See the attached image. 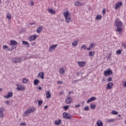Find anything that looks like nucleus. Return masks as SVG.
Masks as SVG:
<instances>
[{"instance_id":"obj_1","label":"nucleus","mask_w":126,"mask_h":126,"mask_svg":"<svg viewBox=\"0 0 126 126\" xmlns=\"http://www.w3.org/2000/svg\"><path fill=\"white\" fill-rule=\"evenodd\" d=\"M36 111V108L32 107L28 108L24 112L25 117H28L31 114Z\"/></svg>"},{"instance_id":"obj_2","label":"nucleus","mask_w":126,"mask_h":126,"mask_svg":"<svg viewBox=\"0 0 126 126\" xmlns=\"http://www.w3.org/2000/svg\"><path fill=\"white\" fill-rule=\"evenodd\" d=\"M63 15L65 17L66 22H67V23H69V22H70V21H71L69 12H65L63 13Z\"/></svg>"},{"instance_id":"obj_3","label":"nucleus","mask_w":126,"mask_h":126,"mask_svg":"<svg viewBox=\"0 0 126 126\" xmlns=\"http://www.w3.org/2000/svg\"><path fill=\"white\" fill-rule=\"evenodd\" d=\"M123 23L119 18H116L114 22V26L117 28L122 27L123 26Z\"/></svg>"},{"instance_id":"obj_4","label":"nucleus","mask_w":126,"mask_h":126,"mask_svg":"<svg viewBox=\"0 0 126 126\" xmlns=\"http://www.w3.org/2000/svg\"><path fill=\"white\" fill-rule=\"evenodd\" d=\"M17 41L14 40H11L10 41V46L12 47L11 50H14V49H16V47L14 46H17Z\"/></svg>"},{"instance_id":"obj_5","label":"nucleus","mask_w":126,"mask_h":126,"mask_svg":"<svg viewBox=\"0 0 126 126\" xmlns=\"http://www.w3.org/2000/svg\"><path fill=\"white\" fill-rule=\"evenodd\" d=\"M17 88L16 89L18 90V91H23V90H25V87L22 85L21 84H17L16 85Z\"/></svg>"},{"instance_id":"obj_6","label":"nucleus","mask_w":126,"mask_h":126,"mask_svg":"<svg viewBox=\"0 0 126 126\" xmlns=\"http://www.w3.org/2000/svg\"><path fill=\"white\" fill-rule=\"evenodd\" d=\"M63 118L66 120H70L71 119V115L68 114L67 113L64 112L63 113Z\"/></svg>"},{"instance_id":"obj_7","label":"nucleus","mask_w":126,"mask_h":126,"mask_svg":"<svg viewBox=\"0 0 126 126\" xmlns=\"http://www.w3.org/2000/svg\"><path fill=\"white\" fill-rule=\"evenodd\" d=\"M65 103L67 104H70V103H72V99L70 97V96H67V98L65 99Z\"/></svg>"},{"instance_id":"obj_8","label":"nucleus","mask_w":126,"mask_h":126,"mask_svg":"<svg viewBox=\"0 0 126 126\" xmlns=\"http://www.w3.org/2000/svg\"><path fill=\"white\" fill-rule=\"evenodd\" d=\"M4 107H1L0 109V118L2 119V118L4 117V114H3V112H4Z\"/></svg>"},{"instance_id":"obj_9","label":"nucleus","mask_w":126,"mask_h":126,"mask_svg":"<svg viewBox=\"0 0 126 126\" xmlns=\"http://www.w3.org/2000/svg\"><path fill=\"white\" fill-rule=\"evenodd\" d=\"M38 37V35L36 34H35L34 35H32L30 37H29L28 40L30 41V42H32V41H34L35 39H37V37Z\"/></svg>"},{"instance_id":"obj_10","label":"nucleus","mask_w":126,"mask_h":126,"mask_svg":"<svg viewBox=\"0 0 126 126\" xmlns=\"http://www.w3.org/2000/svg\"><path fill=\"white\" fill-rule=\"evenodd\" d=\"M113 73V71L111 69H109L107 71H105L104 72V74L105 76H108V75H110V74H112Z\"/></svg>"},{"instance_id":"obj_11","label":"nucleus","mask_w":126,"mask_h":126,"mask_svg":"<svg viewBox=\"0 0 126 126\" xmlns=\"http://www.w3.org/2000/svg\"><path fill=\"white\" fill-rule=\"evenodd\" d=\"M77 63L80 67H83V66H85V65L86 64V63L85 62H77Z\"/></svg>"},{"instance_id":"obj_12","label":"nucleus","mask_w":126,"mask_h":126,"mask_svg":"<svg viewBox=\"0 0 126 126\" xmlns=\"http://www.w3.org/2000/svg\"><path fill=\"white\" fill-rule=\"evenodd\" d=\"M115 5L116 6L115 7V9H116V10H117L118 8H120V7H121V6L123 5V2H117Z\"/></svg>"},{"instance_id":"obj_13","label":"nucleus","mask_w":126,"mask_h":126,"mask_svg":"<svg viewBox=\"0 0 126 126\" xmlns=\"http://www.w3.org/2000/svg\"><path fill=\"white\" fill-rule=\"evenodd\" d=\"M20 62H21V59L19 58H16L12 61L13 63H20Z\"/></svg>"},{"instance_id":"obj_14","label":"nucleus","mask_w":126,"mask_h":126,"mask_svg":"<svg viewBox=\"0 0 126 126\" xmlns=\"http://www.w3.org/2000/svg\"><path fill=\"white\" fill-rule=\"evenodd\" d=\"M57 47H58V44L52 45L49 48V51H50V52H52V51L55 50V49H56Z\"/></svg>"},{"instance_id":"obj_15","label":"nucleus","mask_w":126,"mask_h":126,"mask_svg":"<svg viewBox=\"0 0 126 126\" xmlns=\"http://www.w3.org/2000/svg\"><path fill=\"white\" fill-rule=\"evenodd\" d=\"M83 3L80 2L79 1H77L74 3V5L75 6H82Z\"/></svg>"},{"instance_id":"obj_16","label":"nucleus","mask_w":126,"mask_h":126,"mask_svg":"<svg viewBox=\"0 0 126 126\" xmlns=\"http://www.w3.org/2000/svg\"><path fill=\"white\" fill-rule=\"evenodd\" d=\"M13 96V93L12 92L8 93L7 95H4V98H10V97H12Z\"/></svg>"},{"instance_id":"obj_17","label":"nucleus","mask_w":126,"mask_h":126,"mask_svg":"<svg viewBox=\"0 0 126 126\" xmlns=\"http://www.w3.org/2000/svg\"><path fill=\"white\" fill-rule=\"evenodd\" d=\"M113 85H114L113 83H108L107 85L106 89H112V88H113Z\"/></svg>"},{"instance_id":"obj_18","label":"nucleus","mask_w":126,"mask_h":126,"mask_svg":"<svg viewBox=\"0 0 126 126\" xmlns=\"http://www.w3.org/2000/svg\"><path fill=\"white\" fill-rule=\"evenodd\" d=\"M116 31H117L120 35H122V33L123 32V28L121 27H118L116 29Z\"/></svg>"},{"instance_id":"obj_19","label":"nucleus","mask_w":126,"mask_h":126,"mask_svg":"<svg viewBox=\"0 0 126 126\" xmlns=\"http://www.w3.org/2000/svg\"><path fill=\"white\" fill-rule=\"evenodd\" d=\"M42 30H43V27H42V26H40L37 29L36 32H37L38 33V34H39V33H40L41 31H42Z\"/></svg>"},{"instance_id":"obj_20","label":"nucleus","mask_w":126,"mask_h":126,"mask_svg":"<svg viewBox=\"0 0 126 126\" xmlns=\"http://www.w3.org/2000/svg\"><path fill=\"white\" fill-rule=\"evenodd\" d=\"M38 78H41V79H44V72H41L38 74Z\"/></svg>"},{"instance_id":"obj_21","label":"nucleus","mask_w":126,"mask_h":126,"mask_svg":"<svg viewBox=\"0 0 126 126\" xmlns=\"http://www.w3.org/2000/svg\"><path fill=\"white\" fill-rule=\"evenodd\" d=\"M22 42V44L26 45L27 48H29V47H30V44H29V43H28L27 41L23 40Z\"/></svg>"},{"instance_id":"obj_22","label":"nucleus","mask_w":126,"mask_h":126,"mask_svg":"<svg viewBox=\"0 0 126 126\" xmlns=\"http://www.w3.org/2000/svg\"><path fill=\"white\" fill-rule=\"evenodd\" d=\"M59 72L61 74H64V73H65V70H64V68L62 67L59 69Z\"/></svg>"},{"instance_id":"obj_23","label":"nucleus","mask_w":126,"mask_h":126,"mask_svg":"<svg viewBox=\"0 0 126 126\" xmlns=\"http://www.w3.org/2000/svg\"><path fill=\"white\" fill-rule=\"evenodd\" d=\"M62 123V120L61 119L57 120V121H55L54 122V125H55V126H59V125H61Z\"/></svg>"},{"instance_id":"obj_24","label":"nucleus","mask_w":126,"mask_h":126,"mask_svg":"<svg viewBox=\"0 0 126 126\" xmlns=\"http://www.w3.org/2000/svg\"><path fill=\"white\" fill-rule=\"evenodd\" d=\"M46 98L47 99H49V98H51V92H50V91H48V92H47L46 94Z\"/></svg>"},{"instance_id":"obj_25","label":"nucleus","mask_w":126,"mask_h":126,"mask_svg":"<svg viewBox=\"0 0 126 126\" xmlns=\"http://www.w3.org/2000/svg\"><path fill=\"white\" fill-rule=\"evenodd\" d=\"M40 83V81L38 79H35L33 82L34 85H38Z\"/></svg>"},{"instance_id":"obj_26","label":"nucleus","mask_w":126,"mask_h":126,"mask_svg":"<svg viewBox=\"0 0 126 126\" xmlns=\"http://www.w3.org/2000/svg\"><path fill=\"white\" fill-rule=\"evenodd\" d=\"M95 55V52L94 51H91L89 53V57H93Z\"/></svg>"},{"instance_id":"obj_27","label":"nucleus","mask_w":126,"mask_h":126,"mask_svg":"<svg viewBox=\"0 0 126 126\" xmlns=\"http://www.w3.org/2000/svg\"><path fill=\"white\" fill-rule=\"evenodd\" d=\"M29 80L27 78H23L22 83L24 84H26L27 82H28Z\"/></svg>"},{"instance_id":"obj_28","label":"nucleus","mask_w":126,"mask_h":126,"mask_svg":"<svg viewBox=\"0 0 126 126\" xmlns=\"http://www.w3.org/2000/svg\"><path fill=\"white\" fill-rule=\"evenodd\" d=\"M6 18L8 20H10L11 19V14L10 13H7Z\"/></svg>"},{"instance_id":"obj_29","label":"nucleus","mask_w":126,"mask_h":126,"mask_svg":"<svg viewBox=\"0 0 126 126\" xmlns=\"http://www.w3.org/2000/svg\"><path fill=\"white\" fill-rule=\"evenodd\" d=\"M77 42H78V40H77V41H75L72 42V45L74 47H75L76 46H77Z\"/></svg>"},{"instance_id":"obj_30","label":"nucleus","mask_w":126,"mask_h":126,"mask_svg":"<svg viewBox=\"0 0 126 126\" xmlns=\"http://www.w3.org/2000/svg\"><path fill=\"white\" fill-rule=\"evenodd\" d=\"M111 114H112V115H117L118 114H119V112L116 110H113L111 112Z\"/></svg>"},{"instance_id":"obj_31","label":"nucleus","mask_w":126,"mask_h":126,"mask_svg":"<svg viewBox=\"0 0 126 126\" xmlns=\"http://www.w3.org/2000/svg\"><path fill=\"white\" fill-rule=\"evenodd\" d=\"M96 20H99L100 19H102V16L101 15H97L96 17Z\"/></svg>"},{"instance_id":"obj_32","label":"nucleus","mask_w":126,"mask_h":126,"mask_svg":"<svg viewBox=\"0 0 126 126\" xmlns=\"http://www.w3.org/2000/svg\"><path fill=\"white\" fill-rule=\"evenodd\" d=\"M107 123H113V122H115V119H107Z\"/></svg>"},{"instance_id":"obj_33","label":"nucleus","mask_w":126,"mask_h":126,"mask_svg":"<svg viewBox=\"0 0 126 126\" xmlns=\"http://www.w3.org/2000/svg\"><path fill=\"white\" fill-rule=\"evenodd\" d=\"M38 106H39L40 107L41 106V105H42V104H43V100H38Z\"/></svg>"},{"instance_id":"obj_34","label":"nucleus","mask_w":126,"mask_h":126,"mask_svg":"<svg viewBox=\"0 0 126 126\" xmlns=\"http://www.w3.org/2000/svg\"><path fill=\"white\" fill-rule=\"evenodd\" d=\"M80 79H78V80H74L72 82V83L73 84H75V83H77V82H79V81H80Z\"/></svg>"},{"instance_id":"obj_35","label":"nucleus","mask_w":126,"mask_h":126,"mask_svg":"<svg viewBox=\"0 0 126 126\" xmlns=\"http://www.w3.org/2000/svg\"><path fill=\"white\" fill-rule=\"evenodd\" d=\"M91 109H92V110H94L95 108H96V106L94 104H92L90 105Z\"/></svg>"},{"instance_id":"obj_36","label":"nucleus","mask_w":126,"mask_h":126,"mask_svg":"<svg viewBox=\"0 0 126 126\" xmlns=\"http://www.w3.org/2000/svg\"><path fill=\"white\" fill-rule=\"evenodd\" d=\"M49 12H50V13L51 14H55V11L54 10H53V9H50L49 10Z\"/></svg>"},{"instance_id":"obj_37","label":"nucleus","mask_w":126,"mask_h":126,"mask_svg":"<svg viewBox=\"0 0 126 126\" xmlns=\"http://www.w3.org/2000/svg\"><path fill=\"white\" fill-rule=\"evenodd\" d=\"M68 108H69V105H66L63 107V109H64L65 111H66Z\"/></svg>"},{"instance_id":"obj_38","label":"nucleus","mask_w":126,"mask_h":126,"mask_svg":"<svg viewBox=\"0 0 126 126\" xmlns=\"http://www.w3.org/2000/svg\"><path fill=\"white\" fill-rule=\"evenodd\" d=\"M81 49H84V50H86V49H87V46H86V45H83L81 46Z\"/></svg>"},{"instance_id":"obj_39","label":"nucleus","mask_w":126,"mask_h":126,"mask_svg":"<svg viewBox=\"0 0 126 126\" xmlns=\"http://www.w3.org/2000/svg\"><path fill=\"white\" fill-rule=\"evenodd\" d=\"M122 54V50H118L116 51V54L117 55H121Z\"/></svg>"},{"instance_id":"obj_40","label":"nucleus","mask_w":126,"mask_h":126,"mask_svg":"<svg viewBox=\"0 0 126 126\" xmlns=\"http://www.w3.org/2000/svg\"><path fill=\"white\" fill-rule=\"evenodd\" d=\"M84 111H89V106H87L84 108Z\"/></svg>"},{"instance_id":"obj_41","label":"nucleus","mask_w":126,"mask_h":126,"mask_svg":"<svg viewBox=\"0 0 126 126\" xmlns=\"http://www.w3.org/2000/svg\"><path fill=\"white\" fill-rule=\"evenodd\" d=\"M90 47H91L92 49H93V48L95 47V44L94 43H91L90 45Z\"/></svg>"},{"instance_id":"obj_42","label":"nucleus","mask_w":126,"mask_h":126,"mask_svg":"<svg viewBox=\"0 0 126 126\" xmlns=\"http://www.w3.org/2000/svg\"><path fill=\"white\" fill-rule=\"evenodd\" d=\"M20 126H26V123H25V122L24 123H22L20 124Z\"/></svg>"},{"instance_id":"obj_43","label":"nucleus","mask_w":126,"mask_h":126,"mask_svg":"<svg viewBox=\"0 0 126 126\" xmlns=\"http://www.w3.org/2000/svg\"><path fill=\"white\" fill-rule=\"evenodd\" d=\"M9 103H10V101L9 100H7L5 101V104L6 105H9Z\"/></svg>"},{"instance_id":"obj_44","label":"nucleus","mask_w":126,"mask_h":126,"mask_svg":"<svg viewBox=\"0 0 126 126\" xmlns=\"http://www.w3.org/2000/svg\"><path fill=\"white\" fill-rule=\"evenodd\" d=\"M91 99L92 100V101H95V100H96V97H91Z\"/></svg>"},{"instance_id":"obj_45","label":"nucleus","mask_w":126,"mask_h":126,"mask_svg":"<svg viewBox=\"0 0 126 126\" xmlns=\"http://www.w3.org/2000/svg\"><path fill=\"white\" fill-rule=\"evenodd\" d=\"M3 49H8V46H7V45H3Z\"/></svg>"},{"instance_id":"obj_46","label":"nucleus","mask_w":126,"mask_h":126,"mask_svg":"<svg viewBox=\"0 0 126 126\" xmlns=\"http://www.w3.org/2000/svg\"><path fill=\"white\" fill-rule=\"evenodd\" d=\"M30 5H31L32 6H33L34 5V2H33L32 1H31V2H30Z\"/></svg>"},{"instance_id":"obj_47","label":"nucleus","mask_w":126,"mask_h":126,"mask_svg":"<svg viewBox=\"0 0 126 126\" xmlns=\"http://www.w3.org/2000/svg\"><path fill=\"white\" fill-rule=\"evenodd\" d=\"M106 14V9H103L102 10V14Z\"/></svg>"},{"instance_id":"obj_48","label":"nucleus","mask_w":126,"mask_h":126,"mask_svg":"<svg viewBox=\"0 0 126 126\" xmlns=\"http://www.w3.org/2000/svg\"><path fill=\"white\" fill-rule=\"evenodd\" d=\"M108 81L110 82V81H112L113 80L112 79V77H110L108 78Z\"/></svg>"},{"instance_id":"obj_49","label":"nucleus","mask_w":126,"mask_h":126,"mask_svg":"<svg viewBox=\"0 0 126 126\" xmlns=\"http://www.w3.org/2000/svg\"><path fill=\"white\" fill-rule=\"evenodd\" d=\"M87 103H90V102H92V100L91 99V98H90V99H89L88 100H87Z\"/></svg>"},{"instance_id":"obj_50","label":"nucleus","mask_w":126,"mask_h":126,"mask_svg":"<svg viewBox=\"0 0 126 126\" xmlns=\"http://www.w3.org/2000/svg\"><path fill=\"white\" fill-rule=\"evenodd\" d=\"M32 46H34L36 45V42H34L31 43Z\"/></svg>"},{"instance_id":"obj_51","label":"nucleus","mask_w":126,"mask_h":126,"mask_svg":"<svg viewBox=\"0 0 126 126\" xmlns=\"http://www.w3.org/2000/svg\"><path fill=\"white\" fill-rule=\"evenodd\" d=\"M87 50L88 51H91V50H92V48L90 46H89V48H87Z\"/></svg>"},{"instance_id":"obj_52","label":"nucleus","mask_w":126,"mask_h":126,"mask_svg":"<svg viewBox=\"0 0 126 126\" xmlns=\"http://www.w3.org/2000/svg\"><path fill=\"white\" fill-rule=\"evenodd\" d=\"M122 46L124 47V48H125V49H126V43L122 44Z\"/></svg>"},{"instance_id":"obj_53","label":"nucleus","mask_w":126,"mask_h":126,"mask_svg":"<svg viewBox=\"0 0 126 126\" xmlns=\"http://www.w3.org/2000/svg\"><path fill=\"white\" fill-rule=\"evenodd\" d=\"M80 107V104H78L75 106V108H79Z\"/></svg>"},{"instance_id":"obj_54","label":"nucleus","mask_w":126,"mask_h":126,"mask_svg":"<svg viewBox=\"0 0 126 126\" xmlns=\"http://www.w3.org/2000/svg\"><path fill=\"white\" fill-rule=\"evenodd\" d=\"M124 87H126V81L123 84Z\"/></svg>"},{"instance_id":"obj_55","label":"nucleus","mask_w":126,"mask_h":126,"mask_svg":"<svg viewBox=\"0 0 126 126\" xmlns=\"http://www.w3.org/2000/svg\"><path fill=\"white\" fill-rule=\"evenodd\" d=\"M63 94H64V92H63V91H62L60 93V95H63Z\"/></svg>"},{"instance_id":"obj_56","label":"nucleus","mask_w":126,"mask_h":126,"mask_svg":"<svg viewBox=\"0 0 126 126\" xmlns=\"http://www.w3.org/2000/svg\"><path fill=\"white\" fill-rule=\"evenodd\" d=\"M58 83H59V84H62V83H63V82H62V81H59V82H58Z\"/></svg>"},{"instance_id":"obj_57","label":"nucleus","mask_w":126,"mask_h":126,"mask_svg":"<svg viewBox=\"0 0 126 126\" xmlns=\"http://www.w3.org/2000/svg\"><path fill=\"white\" fill-rule=\"evenodd\" d=\"M42 89V88L41 87H39L38 88V90H41Z\"/></svg>"},{"instance_id":"obj_58","label":"nucleus","mask_w":126,"mask_h":126,"mask_svg":"<svg viewBox=\"0 0 126 126\" xmlns=\"http://www.w3.org/2000/svg\"><path fill=\"white\" fill-rule=\"evenodd\" d=\"M70 94H71V92H70L68 93L69 96V95H70Z\"/></svg>"},{"instance_id":"obj_59","label":"nucleus","mask_w":126,"mask_h":126,"mask_svg":"<svg viewBox=\"0 0 126 126\" xmlns=\"http://www.w3.org/2000/svg\"><path fill=\"white\" fill-rule=\"evenodd\" d=\"M45 109H47V108H48V106L46 105L45 107H44Z\"/></svg>"},{"instance_id":"obj_60","label":"nucleus","mask_w":126,"mask_h":126,"mask_svg":"<svg viewBox=\"0 0 126 126\" xmlns=\"http://www.w3.org/2000/svg\"><path fill=\"white\" fill-rule=\"evenodd\" d=\"M125 124L126 125V120L125 121Z\"/></svg>"},{"instance_id":"obj_61","label":"nucleus","mask_w":126,"mask_h":126,"mask_svg":"<svg viewBox=\"0 0 126 126\" xmlns=\"http://www.w3.org/2000/svg\"><path fill=\"white\" fill-rule=\"evenodd\" d=\"M2 90V89H1V88H0V91H1Z\"/></svg>"},{"instance_id":"obj_62","label":"nucleus","mask_w":126,"mask_h":126,"mask_svg":"<svg viewBox=\"0 0 126 126\" xmlns=\"http://www.w3.org/2000/svg\"><path fill=\"white\" fill-rule=\"evenodd\" d=\"M118 117H121V115H118Z\"/></svg>"},{"instance_id":"obj_63","label":"nucleus","mask_w":126,"mask_h":126,"mask_svg":"<svg viewBox=\"0 0 126 126\" xmlns=\"http://www.w3.org/2000/svg\"><path fill=\"white\" fill-rule=\"evenodd\" d=\"M77 75H79V73H77Z\"/></svg>"},{"instance_id":"obj_64","label":"nucleus","mask_w":126,"mask_h":126,"mask_svg":"<svg viewBox=\"0 0 126 126\" xmlns=\"http://www.w3.org/2000/svg\"><path fill=\"white\" fill-rule=\"evenodd\" d=\"M0 2H1V0H0Z\"/></svg>"}]
</instances>
